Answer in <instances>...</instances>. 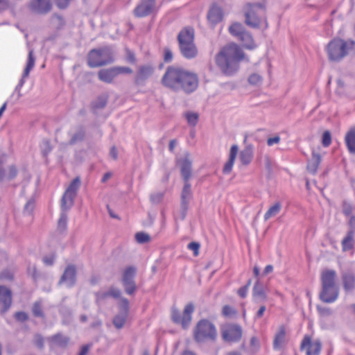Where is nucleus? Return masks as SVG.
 <instances>
[{
    "mask_svg": "<svg viewBox=\"0 0 355 355\" xmlns=\"http://www.w3.org/2000/svg\"><path fill=\"white\" fill-rule=\"evenodd\" d=\"M162 83L175 92L182 90L189 94L197 89L199 80L198 75L192 71L179 67L169 66L162 78Z\"/></svg>",
    "mask_w": 355,
    "mask_h": 355,
    "instance_id": "obj_1",
    "label": "nucleus"
},
{
    "mask_svg": "<svg viewBox=\"0 0 355 355\" xmlns=\"http://www.w3.org/2000/svg\"><path fill=\"white\" fill-rule=\"evenodd\" d=\"M177 164L180 167L181 176L184 181L180 196V219L184 220L189 209V204L192 198L191 185L189 180L191 178L192 161L190 159V154L186 152L184 157L178 159Z\"/></svg>",
    "mask_w": 355,
    "mask_h": 355,
    "instance_id": "obj_2",
    "label": "nucleus"
},
{
    "mask_svg": "<svg viewBox=\"0 0 355 355\" xmlns=\"http://www.w3.org/2000/svg\"><path fill=\"white\" fill-rule=\"evenodd\" d=\"M243 58V51L232 44L224 46L220 51L216 55V62L224 74L232 76L239 69V63Z\"/></svg>",
    "mask_w": 355,
    "mask_h": 355,
    "instance_id": "obj_3",
    "label": "nucleus"
},
{
    "mask_svg": "<svg viewBox=\"0 0 355 355\" xmlns=\"http://www.w3.org/2000/svg\"><path fill=\"white\" fill-rule=\"evenodd\" d=\"M337 274L334 270L324 269L320 275L321 291L319 297L325 303H332L338 297L339 288L336 285Z\"/></svg>",
    "mask_w": 355,
    "mask_h": 355,
    "instance_id": "obj_4",
    "label": "nucleus"
},
{
    "mask_svg": "<svg viewBox=\"0 0 355 355\" xmlns=\"http://www.w3.org/2000/svg\"><path fill=\"white\" fill-rule=\"evenodd\" d=\"M355 48V40H343L336 37L332 39L327 45L326 51L328 59L331 62H339L347 56Z\"/></svg>",
    "mask_w": 355,
    "mask_h": 355,
    "instance_id": "obj_5",
    "label": "nucleus"
},
{
    "mask_svg": "<svg viewBox=\"0 0 355 355\" xmlns=\"http://www.w3.org/2000/svg\"><path fill=\"white\" fill-rule=\"evenodd\" d=\"M264 6L261 3H248L245 6V24L250 28L259 29L264 25L268 28V23L264 16Z\"/></svg>",
    "mask_w": 355,
    "mask_h": 355,
    "instance_id": "obj_6",
    "label": "nucleus"
},
{
    "mask_svg": "<svg viewBox=\"0 0 355 355\" xmlns=\"http://www.w3.org/2000/svg\"><path fill=\"white\" fill-rule=\"evenodd\" d=\"M114 60V51L112 47L108 46L93 49L87 55V64L92 68L111 64Z\"/></svg>",
    "mask_w": 355,
    "mask_h": 355,
    "instance_id": "obj_7",
    "label": "nucleus"
},
{
    "mask_svg": "<svg viewBox=\"0 0 355 355\" xmlns=\"http://www.w3.org/2000/svg\"><path fill=\"white\" fill-rule=\"evenodd\" d=\"M193 334V338L197 343L214 341L217 337V331L214 324L207 319L200 320L196 324Z\"/></svg>",
    "mask_w": 355,
    "mask_h": 355,
    "instance_id": "obj_8",
    "label": "nucleus"
},
{
    "mask_svg": "<svg viewBox=\"0 0 355 355\" xmlns=\"http://www.w3.org/2000/svg\"><path fill=\"white\" fill-rule=\"evenodd\" d=\"M194 310L195 306L192 302L188 303L184 306L182 315L176 308L173 307L171 311V320L175 324H180L182 329H187L191 324Z\"/></svg>",
    "mask_w": 355,
    "mask_h": 355,
    "instance_id": "obj_9",
    "label": "nucleus"
},
{
    "mask_svg": "<svg viewBox=\"0 0 355 355\" xmlns=\"http://www.w3.org/2000/svg\"><path fill=\"white\" fill-rule=\"evenodd\" d=\"M136 275L137 268L133 266L127 267L122 273L121 283L125 293L128 295H134L137 290Z\"/></svg>",
    "mask_w": 355,
    "mask_h": 355,
    "instance_id": "obj_10",
    "label": "nucleus"
},
{
    "mask_svg": "<svg viewBox=\"0 0 355 355\" xmlns=\"http://www.w3.org/2000/svg\"><path fill=\"white\" fill-rule=\"evenodd\" d=\"M242 334V328L238 324H227L221 329L222 338L225 342L238 343Z\"/></svg>",
    "mask_w": 355,
    "mask_h": 355,
    "instance_id": "obj_11",
    "label": "nucleus"
},
{
    "mask_svg": "<svg viewBox=\"0 0 355 355\" xmlns=\"http://www.w3.org/2000/svg\"><path fill=\"white\" fill-rule=\"evenodd\" d=\"M157 11L156 0H141L133 10L137 17H144L155 13Z\"/></svg>",
    "mask_w": 355,
    "mask_h": 355,
    "instance_id": "obj_12",
    "label": "nucleus"
},
{
    "mask_svg": "<svg viewBox=\"0 0 355 355\" xmlns=\"http://www.w3.org/2000/svg\"><path fill=\"white\" fill-rule=\"evenodd\" d=\"M27 7L33 14L45 15L52 10L53 6L51 0H30Z\"/></svg>",
    "mask_w": 355,
    "mask_h": 355,
    "instance_id": "obj_13",
    "label": "nucleus"
},
{
    "mask_svg": "<svg viewBox=\"0 0 355 355\" xmlns=\"http://www.w3.org/2000/svg\"><path fill=\"white\" fill-rule=\"evenodd\" d=\"M322 343L320 340L313 341L310 336H304L300 345V350L305 351L306 355H320Z\"/></svg>",
    "mask_w": 355,
    "mask_h": 355,
    "instance_id": "obj_14",
    "label": "nucleus"
},
{
    "mask_svg": "<svg viewBox=\"0 0 355 355\" xmlns=\"http://www.w3.org/2000/svg\"><path fill=\"white\" fill-rule=\"evenodd\" d=\"M154 71V67L150 64L140 65L135 76V84L139 87L145 86L146 80L153 74Z\"/></svg>",
    "mask_w": 355,
    "mask_h": 355,
    "instance_id": "obj_15",
    "label": "nucleus"
},
{
    "mask_svg": "<svg viewBox=\"0 0 355 355\" xmlns=\"http://www.w3.org/2000/svg\"><path fill=\"white\" fill-rule=\"evenodd\" d=\"M77 270L74 265H68L62 275L58 284H64L67 287L71 288L75 286L76 283Z\"/></svg>",
    "mask_w": 355,
    "mask_h": 355,
    "instance_id": "obj_16",
    "label": "nucleus"
},
{
    "mask_svg": "<svg viewBox=\"0 0 355 355\" xmlns=\"http://www.w3.org/2000/svg\"><path fill=\"white\" fill-rule=\"evenodd\" d=\"M0 304L1 314L6 313L12 304V291L4 286H0Z\"/></svg>",
    "mask_w": 355,
    "mask_h": 355,
    "instance_id": "obj_17",
    "label": "nucleus"
},
{
    "mask_svg": "<svg viewBox=\"0 0 355 355\" xmlns=\"http://www.w3.org/2000/svg\"><path fill=\"white\" fill-rule=\"evenodd\" d=\"M207 19L213 26L220 23L223 19V8L218 4L213 3L208 11Z\"/></svg>",
    "mask_w": 355,
    "mask_h": 355,
    "instance_id": "obj_18",
    "label": "nucleus"
},
{
    "mask_svg": "<svg viewBox=\"0 0 355 355\" xmlns=\"http://www.w3.org/2000/svg\"><path fill=\"white\" fill-rule=\"evenodd\" d=\"M341 280L343 289L346 293L352 292L355 288V274L351 271H343Z\"/></svg>",
    "mask_w": 355,
    "mask_h": 355,
    "instance_id": "obj_19",
    "label": "nucleus"
},
{
    "mask_svg": "<svg viewBox=\"0 0 355 355\" xmlns=\"http://www.w3.org/2000/svg\"><path fill=\"white\" fill-rule=\"evenodd\" d=\"M179 44V48L181 52V54L187 59H192L197 56L198 55V49L194 44L192 43H181Z\"/></svg>",
    "mask_w": 355,
    "mask_h": 355,
    "instance_id": "obj_20",
    "label": "nucleus"
},
{
    "mask_svg": "<svg viewBox=\"0 0 355 355\" xmlns=\"http://www.w3.org/2000/svg\"><path fill=\"white\" fill-rule=\"evenodd\" d=\"M35 58L33 55V50L30 49L28 51V60L26 63V66L24 69V73L22 74V76L21 79L19 80V82L18 85L19 86L23 87L25 83V78L28 77L30 71L33 69V68L35 66Z\"/></svg>",
    "mask_w": 355,
    "mask_h": 355,
    "instance_id": "obj_21",
    "label": "nucleus"
},
{
    "mask_svg": "<svg viewBox=\"0 0 355 355\" xmlns=\"http://www.w3.org/2000/svg\"><path fill=\"white\" fill-rule=\"evenodd\" d=\"M252 295L255 302H263L267 298V295L265 292V287L259 279H257L253 286Z\"/></svg>",
    "mask_w": 355,
    "mask_h": 355,
    "instance_id": "obj_22",
    "label": "nucleus"
},
{
    "mask_svg": "<svg viewBox=\"0 0 355 355\" xmlns=\"http://www.w3.org/2000/svg\"><path fill=\"white\" fill-rule=\"evenodd\" d=\"M321 162V155L315 150H312L311 158L309 159L306 168L309 173L314 175L318 171V166Z\"/></svg>",
    "mask_w": 355,
    "mask_h": 355,
    "instance_id": "obj_23",
    "label": "nucleus"
},
{
    "mask_svg": "<svg viewBox=\"0 0 355 355\" xmlns=\"http://www.w3.org/2000/svg\"><path fill=\"white\" fill-rule=\"evenodd\" d=\"M178 43L187 44L194 42V30L192 28L187 27L182 29L178 35Z\"/></svg>",
    "mask_w": 355,
    "mask_h": 355,
    "instance_id": "obj_24",
    "label": "nucleus"
},
{
    "mask_svg": "<svg viewBox=\"0 0 355 355\" xmlns=\"http://www.w3.org/2000/svg\"><path fill=\"white\" fill-rule=\"evenodd\" d=\"M238 150L239 148L236 145L232 146L230 148L229 159L225 164L223 168V173L224 174H229L232 171L236 157L238 153Z\"/></svg>",
    "mask_w": 355,
    "mask_h": 355,
    "instance_id": "obj_25",
    "label": "nucleus"
},
{
    "mask_svg": "<svg viewBox=\"0 0 355 355\" xmlns=\"http://www.w3.org/2000/svg\"><path fill=\"white\" fill-rule=\"evenodd\" d=\"M253 158V146L251 144L246 145L239 154V159L242 164L248 165Z\"/></svg>",
    "mask_w": 355,
    "mask_h": 355,
    "instance_id": "obj_26",
    "label": "nucleus"
},
{
    "mask_svg": "<svg viewBox=\"0 0 355 355\" xmlns=\"http://www.w3.org/2000/svg\"><path fill=\"white\" fill-rule=\"evenodd\" d=\"M98 77L100 80L104 83H111L116 76L114 67H112L100 70L98 73Z\"/></svg>",
    "mask_w": 355,
    "mask_h": 355,
    "instance_id": "obj_27",
    "label": "nucleus"
},
{
    "mask_svg": "<svg viewBox=\"0 0 355 355\" xmlns=\"http://www.w3.org/2000/svg\"><path fill=\"white\" fill-rule=\"evenodd\" d=\"M345 141L348 151L351 154L355 155V126L346 133Z\"/></svg>",
    "mask_w": 355,
    "mask_h": 355,
    "instance_id": "obj_28",
    "label": "nucleus"
},
{
    "mask_svg": "<svg viewBox=\"0 0 355 355\" xmlns=\"http://www.w3.org/2000/svg\"><path fill=\"white\" fill-rule=\"evenodd\" d=\"M85 137V129L83 125L76 128V132L71 135L69 141V145H75L76 144L83 141Z\"/></svg>",
    "mask_w": 355,
    "mask_h": 355,
    "instance_id": "obj_29",
    "label": "nucleus"
},
{
    "mask_svg": "<svg viewBox=\"0 0 355 355\" xmlns=\"http://www.w3.org/2000/svg\"><path fill=\"white\" fill-rule=\"evenodd\" d=\"M354 234L352 231H347L346 236L341 242L343 251L347 252L354 248Z\"/></svg>",
    "mask_w": 355,
    "mask_h": 355,
    "instance_id": "obj_30",
    "label": "nucleus"
},
{
    "mask_svg": "<svg viewBox=\"0 0 355 355\" xmlns=\"http://www.w3.org/2000/svg\"><path fill=\"white\" fill-rule=\"evenodd\" d=\"M107 101L108 95L107 94H102L99 95L97 98L92 103V109L95 111L105 108L107 105Z\"/></svg>",
    "mask_w": 355,
    "mask_h": 355,
    "instance_id": "obj_31",
    "label": "nucleus"
},
{
    "mask_svg": "<svg viewBox=\"0 0 355 355\" xmlns=\"http://www.w3.org/2000/svg\"><path fill=\"white\" fill-rule=\"evenodd\" d=\"M237 38L243 42V45L246 49H252L255 47L252 35L246 30L244 31Z\"/></svg>",
    "mask_w": 355,
    "mask_h": 355,
    "instance_id": "obj_32",
    "label": "nucleus"
},
{
    "mask_svg": "<svg viewBox=\"0 0 355 355\" xmlns=\"http://www.w3.org/2000/svg\"><path fill=\"white\" fill-rule=\"evenodd\" d=\"M67 192L65 191L61 199V209L62 211H66L71 209L74 202L75 196L70 194L67 195Z\"/></svg>",
    "mask_w": 355,
    "mask_h": 355,
    "instance_id": "obj_33",
    "label": "nucleus"
},
{
    "mask_svg": "<svg viewBox=\"0 0 355 355\" xmlns=\"http://www.w3.org/2000/svg\"><path fill=\"white\" fill-rule=\"evenodd\" d=\"M50 340L55 345L63 348L67 346L69 341V338L68 337L63 336L60 333H58L52 336Z\"/></svg>",
    "mask_w": 355,
    "mask_h": 355,
    "instance_id": "obj_34",
    "label": "nucleus"
},
{
    "mask_svg": "<svg viewBox=\"0 0 355 355\" xmlns=\"http://www.w3.org/2000/svg\"><path fill=\"white\" fill-rule=\"evenodd\" d=\"M50 22L58 30L62 29L65 25L63 17L57 13H54L51 16Z\"/></svg>",
    "mask_w": 355,
    "mask_h": 355,
    "instance_id": "obj_35",
    "label": "nucleus"
},
{
    "mask_svg": "<svg viewBox=\"0 0 355 355\" xmlns=\"http://www.w3.org/2000/svg\"><path fill=\"white\" fill-rule=\"evenodd\" d=\"M81 181L79 177L75 178L70 183L69 186L65 191L67 192V195H73L75 197L77 196V191L80 186Z\"/></svg>",
    "mask_w": 355,
    "mask_h": 355,
    "instance_id": "obj_36",
    "label": "nucleus"
},
{
    "mask_svg": "<svg viewBox=\"0 0 355 355\" xmlns=\"http://www.w3.org/2000/svg\"><path fill=\"white\" fill-rule=\"evenodd\" d=\"M244 31H245V27L239 22H234L229 27L230 33L236 37H238Z\"/></svg>",
    "mask_w": 355,
    "mask_h": 355,
    "instance_id": "obj_37",
    "label": "nucleus"
},
{
    "mask_svg": "<svg viewBox=\"0 0 355 355\" xmlns=\"http://www.w3.org/2000/svg\"><path fill=\"white\" fill-rule=\"evenodd\" d=\"M32 313L35 318H44L45 315L43 311L42 304L41 301H36L33 303L32 309Z\"/></svg>",
    "mask_w": 355,
    "mask_h": 355,
    "instance_id": "obj_38",
    "label": "nucleus"
},
{
    "mask_svg": "<svg viewBox=\"0 0 355 355\" xmlns=\"http://www.w3.org/2000/svg\"><path fill=\"white\" fill-rule=\"evenodd\" d=\"M127 316L128 314L121 313L114 317L113 324L117 329H120L124 326Z\"/></svg>",
    "mask_w": 355,
    "mask_h": 355,
    "instance_id": "obj_39",
    "label": "nucleus"
},
{
    "mask_svg": "<svg viewBox=\"0 0 355 355\" xmlns=\"http://www.w3.org/2000/svg\"><path fill=\"white\" fill-rule=\"evenodd\" d=\"M281 210V205L279 202L275 203L274 205L270 207L264 215V219L268 220L272 216H276Z\"/></svg>",
    "mask_w": 355,
    "mask_h": 355,
    "instance_id": "obj_40",
    "label": "nucleus"
},
{
    "mask_svg": "<svg viewBox=\"0 0 355 355\" xmlns=\"http://www.w3.org/2000/svg\"><path fill=\"white\" fill-rule=\"evenodd\" d=\"M58 312L60 315L66 320L70 319L71 318V309L64 304H61L59 305Z\"/></svg>",
    "mask_w": 355,
    "mask_h": 355,
    "instance_id": "obj_41",
    "label": "nucleus"
},
{
    "mask_svg": "<svg viewBox=\"0 0 355 355\" xmlns=\"http://www.w3.org/2000/svg\"><path fill=\"white\" fill-rule=\"evenodd\" d=\"M41 152L44 157H47L48 155L52 150V146L50 144V141L48 139H44L40 146Z\"/></svg>",
    "mask_w": 355,
    "mask_h": 355,
    "instance_id": "obj_42",
    "label": "nucleus"
},
{
    "mask_svg": "<svg viewBox=\"0 0 355 355\" xmlns=\"http://www.w3.org/2000/svg\"><path fill=\"white\" fill-rule=\"evenodd\" d=\"M285 338V331L282 329L280 331H279L274 339L273 341V347L275 349L279 348L281 345L283 343Z\"/></svg>",
    "mask_w": 355,
    "mask_h": 355,
    "instance_id": "obj_43",
    "label": "nucleus"
},
{
    "mask_svg": "<svg viewBox=\"0 0 355 355\" xmlns=\"http://www.w3.org/2000/svg\"><path fill=\"white\" fill-rule=\"evenodd\" d=\"M185 116L190 125L195 126L197 124L199 118L198 113L188 112L185 114Z\"/></svg>",
    "mask_w": 355,
    "mask_h": 355,
    "instance_id": "obj_44",
    "label": "nucleus"
},
{
    "mask_svg": "<svg viewBox=\"0 0 355 355\" xmlns=\"http://www.w3.org/2000/svg\"><path fill=\"white\" fill-rule=\"evenodd\" d=\"M135 239L137 243L140 244H144L150 241V236L147 233H145L144 232H139L136 233Z\"/></svg>",
    "mask_w": 355,
    "mask_h": 355,
    "instance_id": "obj_45",
    "label": "nucleus"
},
{
    "mask_svg": "<svg viewBox=\"0 0 355 355\" xmlns=\"http://www.w3.org/2000/svg\"><path fill=\"white\" fill-rule=\"evenodd\" d=\"M222 313L225 317L232 318L237 314V311L231 306L225 305L223 307Z\"/></svg>",
    "mask_w": 355,
    "mask_h": 355,
    "instance_id": "obj_46",
    "label": "nucleus"
},
{
    "mask_svg": "<svg viewBox=\"0 0 355 355\" xmlns=\"http://www.w3.org/2000/svg\"><path fill=\"white\" fill-rule=\"evenodd\" d=\"M67 215L65 213V211H62L60 214L58 223V227L60 230H64L67 228Z\"/></svg>",
    "mask_w": 355,
    "mask_h": 355,
    "instance_id": "obj_47",
    "label": "nucleus"
},
{
    "mask_svg": "<svg viewBox=\"0 0 355 355\" xmlns=\"http://www.w3.org/2000/svg\"><path fill=\"white\" fill-rule=\"evenodd\" d=\"M164 198V193L163 192H157L152 193L150 196V200L153 204L158 205L159 204Z\"/></svg>",
    "mask_w": 355,
    "mask_h": 355,
    "instance_id": "obj_48",
    "label": "nucleus"
},
{
    "mask_svg": "<svg viewBox=\"0 0 355 355\" xmlns=\"http://www.w3.org/2000/svg\"><path fill=\"white\" fill-rule=\"evenodd\" d=\"M331 136L329 131L326 130L323 132L322 137V143L323 146L327 147L331 144Z\"/></svg>",
    "mask_w": 355,
    "mask_h": 355,
    "instance_id": "obj_49",
    "label": "nucleus"
},
{
    "mask_svg": "<svg viewBox=\"0 0 355 355\" xmlns=\"http://www.w3.org/2000/svg\"><path fill=\"white\" fill-rule=\"evenodd\" d=\"M114 69L116 76L121 73L130 74L132 73V69L129 67H114Z\"/></svg>",
    "mask_w": 355,
    "mask_h": 355,
    "instance_id": "obj_50",
    "label": "nucleus"
},
{
    "mask_svg": "<svg viewBox=\"0 0 355 355\" xmlns=\"http://www.w3.org/2000/svg\"><path fill=\"white\" fill-rule=\"evenodd\" d=\"M262 81V78L258 73H252L248 78V83L252 85H257Z\"/></svg>",
    "mask_w": 355,
    "mask_h": 355,
    "instance_id": "obj_51",
    "label": "nucleus"
},
{
    "mask_svg": "<svg viewBox=\"0 0 355 355\" xmlns=\"http://www.w3.org/2000/svg\"><path fill=\"white\" fill-rule=\"evenodd\" d=\"M342 207H343V213L345 216H348L352 214V213L353 211V207L349 202H348L346 200H344L343 202Z\"/></svg>",
    "mask_w": 355,
    "mask_h": 355,
    "instance_id": "obj_52",
    "label": "nucleus"
},
{
    "mask_svg": "<svg viewBox=\"0 0 355 355\" xmlns=\"http://www.w3.org/2000/svg\"><path fill=\"white\" fill-rule=\"evenodd\" d=\"M14 317L16 320L20 322H24L28 320V315L24 311H17L15 313Z\"/></svg>",
    "mask_w": 355,
    "mask_h": 355,
    "instance_id": "obj_53",
    "label": "nucleus"
},
{
    "mask_svg": "<svg viewBox=\"0 0 355 355\" xmlns=\"http://www.w3.org/2000/svg\"><path fill=\"white\" fill-rule=\"evenodd\" d=\"M120 309L121 310V313L128 314L129 311V301L127 298L121 297V304Z\"/></svg>",
    "mask_w": 355,
    "mask_h": 355,
    "instance_id": "obj_54",
    "label": "nucleus"
},
{
    "mask_svg": "<svg viewBox=\"0 0 355 355\" xmlns=\"http://www.w3.org/2000/svg\"><path fill=\"white\" fill-rule=\"evenodd\" d=\"M200 245L198 242H191L188 244V249L192 250L193 252V255L195 257L198 256L199 254V249H200Z\"/></svg>",
    "mask_w": 355,
    "mask_h": 355,
    "instance_id": "obj_55",
    "label": "nucleus"
},
{
    "mask_svg": "<svg viewBox=\"0 0 355 355\" xmlns=\"http://www.w3.org/2000/svg\"><path fill=\"white\" fill-rule=\"evenodd\" d=\"M125 58L129 63L135 64L136 62L135 55L134 52L129 49H125Z\"/></svg>",
    "mask_w": 355,
    "mask_h": 355,
    "instance_id": "obj_56",
    "label": "nucleus"
},
{
    "mask_svg": "<svg viewBox=\"0 0 355 355\" xmlns=\"http://www.w3.org/2000/svg\"><path fill=\"white\" fill-rule=\"evenodd\" d=\"M14 274L9 270H4L0 273V279L6 280H12Z\"/></svg>",
    "mask_w": 355,
    "mask_h": 355,
    "instance_id": "obj_57",
    "label": "nucleus"
},
{
    "mask_svg": "<svg viewBox=\"0 0 355 355\" xmlns=\"http://www.w3.org/2000/svg\"><path fill=\"white\" fill-rule=\"evenodd\" d=\"M56 6L60 9H66L72 0H54Z\"/></svg>",
    "mask_w": 355,
    "mask_h": 355,
    "instance_id": "obj_58",
    "label": "nucleus"
},
{
    "mask_svg": "<svg viewBox=\"0 0 355 355\" xmlns=\"http://www.w3.org/2000/svg\"><path fill=\"white\" fill-rule=\"evenodd\" d=\"M250 347L253 352H256L259 349V342L257 337L253 336L250 339Z\"/></svg>",
    "mask_w": 355,
    "mask_h": 355,
    "instance_id": "obj_59",
    "label": "nucleus"
},
{
    "mask_svg": "<svg viewBox=\"0 0 355 355\" xmlns=\"http://www.w3.org/2000/svg\"><path fill=\"white\" fill-rule=\"evenodd\" d=\"M164 60L165 62H171L173 60V53L168 48L164 50Z\"/></svg>",
    "mask_w": 355,
    "mask_h": 355,
    "instance_id": "obj_60",
    "label": "nucleus"
},
{
    "mask_svg": "<svg viewBox=\"0 0 355 355\" xmlns=\"http://www.w3.org/2000/svg\"><path fill=\"white\" fill-rule=\"evenodd\" d=\"M35 202L33 200H29L25 205L24 211L28 214H31L34 209Z\"/></svg>",
    "mask_w": 355,
    "mask_h": 355,
    "instance_id": "obj_61",
    "label": "nucleus"
},
{
    "mask_svg": "<svg viewBox=\"0 0 355 355\" xmlns=\"http://www.w3.org/2000/svg\"><path fill=\"white\" fill-rule=\"evenodd\" d=\"M17 168L14 165L10 166L9 171H8V179L9 180H11L14 179L17 176Z\"/></svg>",
    "mask_w": 355,
    "mask_h": 355,
    "instance_id": "obj_62",
    "label": "nucleus"
},
{
    "mask_svg": "<svg viewBox=\"0 0 355 355\" xmlns=\"http://www.w3.org/2000/svg\"><path fill=\"white\" fill-rule=\"evenodd\" d=\"M108 294H110V296H112L114 298H119L121 297V292L118 288L111 287L108 291Z\"/></svg>",
    "mask_w": 355,
    "mask_h": 355,
    "instance_id": "obj_63",
    "label": "nucleus"
},
{
    "mask_svg": "<svg viewBox=\"0 0 355 355\" xmlns=\"http://www.w3.org/2000/svg\"><path fill=\"white\" fill-rule=\"evenodd\" d=\"M280 140H281L280 137L277 135L274 137L268 138L267 140V144H268V146H271L274 144H279L280 142Z\"/></svg>",
    "mask_w": 355,
    "mask_h": 355,
    "instance_id": "obj_64",
    "label": "nucleus"
}]
</instances>
